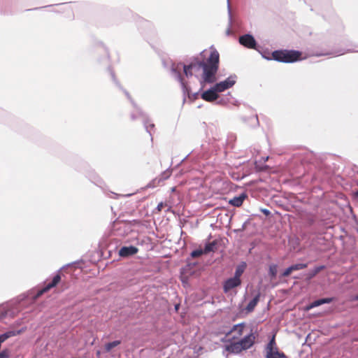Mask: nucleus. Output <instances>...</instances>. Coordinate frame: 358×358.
Listing matches in <instances>:
<instances>
[{
    "label": "nucleus",
    "mask_w": 358,
    "mask_h": 358,
    "mask_svg": "<svg viewBox=\"0 0 358 358\" xmlns=\"http://www.w3.org/2000/svg\"><path fill=\"white\" fill-rule=\"evenodd\" d=\"M79 263V261H76L72 263L67 264L66 265L62 266L59 271H58V273L52 278V280L42 288L37 290L31 289L27 293L19 295L16 299L17 307L15 309H10L3 311L0 314V321L7 316L14 317L20 311L19 308L34 303L36 299L42 296L44 293L48 292L50 289L56 287L59 284V282L61 281V275L59 272L62 269L64 268L65 267L75 266Z\"/></svg>",
    "instance_id": "1"
},
{
    "label": "nucleus",
    "mask_w": 358,
    "mask_h": 358,
    "mask_svg": "<svg viewBox=\"0 0 358 358\" xmlns=\"http://www.w3.org/2000/svg\"><path fill=\"white\" fill-rule=\"evenodd\" d=\"M220 54L216 50L210 51L206 61L200 60L198 57L191 58L188 65L194 73H196L202 70V78L200 81L203 83H213L216 80V74L219 69Z\"/></svg>",
    "instance_id": "2"
},
{
    "label": "nucleus",
    "mask_w": 358,
    "mask_h": 358,
    "mask_svg": "<svg viewBox=\"0 0 358 358\" xmlns=\"http://www.w3.org/2000/svg\"><path fill=\"white\" fill-rule=\"evenodd\" d=\"M302 52L295 50H276L271 52V57H263L282 63H294L301 59Z\"/></svg>",
    "instance_id": "3"
},
{
    "label": "nucleus",
    "mask_w": 358,
    "mask_h": 358,
    "mask_svg": "<svg viewBox=\"0 0 358 358\" xmlns=\"http://www.w3.org/2000/svg\"><path fill=\"white\" fill-rule=\"evenodd\" d=\"M107 70L109 72V73L111 76V78H112L113 83H115V85L124 92V94H125L127 98L129 99V101L133 106L134 108H136L137 112L138 113L139 115L143 117V126L148 131V127L146 126V123L148 122V115L145 113H144L142 110V109L137 105V103L131 98L129 92L122 87V86L121 85L120 82L117 80V79L115 76V72L113 71L112 68L110 66H108Z\"/></svg>",
    "instance_id": "4"
},
{
    "label": "nucleus",
    "mask_w": 358,
    "mask_h": 358,
    "mask_svg": "<svg viewBox=\"0 0 358 358\" xmlns=\"http://www.w3.org/2000/svg\"><path fill=\"white\" fill-rule=\"evenodd\" d=\"M237 76L235 74L231 75L224 80L215 83L211 87V89L216 90L217 92H222L233 87L236 83Z\"/></svg>",
    "instance_id": "5"
},
{
    "label": "nucleus",
    "mask_w": 358,
    "mask_h": 358,
    "mask_svg": "<svg viewBox=\"0 0 358 358\" xmlns=\"http://www.w3.org/2000/svg\"><path fill=\"white\" fill-rule=\"evenodd\" d=\"M239 43L243 46L250 48V49H256L257 48V41L254 36L250 34H245L239 37Z\"/></svg>",
    "instance_id": "6"
},
{
    "label": "nucleus",
    "mask_w": 358,
    "mask_h": 358,
    "mask_svg": "<svg viewBox=\"0 0 358 358\" xmlns=\"http://www.w3.org/2000/svg\"><path fill=\"white\" fill-rule=\"evenodd\" d=\"M242 283L241 279H237L234 277L227 278L223 282L222 288L225 294L229 293L231 289L239 287Z\"/></svg>",
    "instance_id": "7"
},
{
    "label": "nucleus",
    "mask_w": 358,
    "mask_h": 358,
    "mask_svg": "<svg viewBox=\"0 0 358 358\" xmlns=\"http://www.w3.org/2000/svg\"><path fill=\"white\" fill-rule=\"evenodd\" d=\"M138 249L134 245H124L120 248L118 255L122 258H128L137 254Z\"/></svg>",
    "instance_id": "8"
},
{
    "label": "nucleus",
    "mask_w": 358,
    "mask_h": 358,
    "mask_svg": "<svg viewBox=\"0 0 358 358\" xmlns=\"http://www.w3.org/2000/svg\"><path fill=\"white\" fill-rule=\"evenodd\" d=\"M255 336H254V332L252 329L250 330V332L243 337L238 342L242 346V348L244 350H246L250 348L255 343Z\"/></svg>",
    "instance_id": "9"
},
{
    "label": "nucleus",
    "mask_w": 358,
    "mask_h": 358,
    "mask_svg": "<svg viewBox=\"0 0 358 358\" xmlns=\"http://www.w3.org/2000/svg\"><path fill=\"white\" fill-rule=\"evenodd\" d=\"M199 265L198 262H192L189 257L186 259V264L180 268V271L186 275H195L196 274V267Z\"/></svg>",
    "instance_id": "10"
},
{
    "label": "nucleus",
    "mask_w": 358,
    "mask_h": 358,
    "mask_svg": "<svg viewBox=\"0 0 358 358\" xmlns=\"http://www.w3.org/2000/svg\"><path fill=\"white\" fill-rule=\"evenodd\" d=\"M308 264L306 263H297L292 264L288 266L284 271L280 273V278H286L289 276L293 271H299L307 268Z\"/></svg>",
    "instance_id": "11"
},
{
    "label": "nucleus",
    "mask_w": 358,
    "mask_h": 358,
    "mask_svg": "<svg viewBox=\"0 0 358 358\" xmlns=\"http://www.w3.org/2000/svg\"><path fill=\"white\" fill-rule=\"evenodd\" d=\"M201 97L202 99L206 101L213 102L218 99V92H217L216 90L211 89L210 87L209 89H208L206 91H203L201 94Z\"/></svg>",
    "instance_id": "12"
},
{
    "label": "nucleus",
    "mask_w": 358,
    "mask_h": 358,
    "mask_svg": "<svg viewBox=\"0 0 358 358\" xmlns=\"http://www.w3.org/2000/svg\"><path fill=\"white\" fill-rule=\"evenodd\" d=\"M348 52H358V45H355L352 48H348L347 50H339L335 51V52H317L314 54V55H315L317 57L331 55H334V54H336L337 55H342Z\"/></svg>",
    "instance_id": "13"
},
{
    "label": "nucleus",
    "mask_w": 358,
    "mask_h": 358,
    "mask_svg": "<svg viewBox=\"0 0 358 358\" xmlns=\"http://www.w3.org/2000/svg\"><path fill=\"white\" fill-rule=\"evenodd\" d=\"M171 175V171L168 169L161 173V175L152 180L148 185L149 187H155L159 185L161 182L168 179Z\"/></svg>",
    "instance_id": "14"
},
{
    "label": "nucleus",
    "mask_w": 358,
    "mask_h": 358,
    "mask_svg": "<svg viewBox=\"0 0 358 358\" xmlns=\"http://www.w3.org/2000/svg\"><path fill=\"white\" fill-rule=\"evenodd\" d=\"M182 65H183V64H182V63H178L177 64L175 63H173L171 66V74L178 82L183 80V78H182L181 72H180V69H181V67H182Z\"/></svg>",
    "instance_id": "15"
},
{
    "label": "nucleus",
    "mask_w": 358,
    "mask_h": 358,
    "mask_svg": "<svg viewBox=\"0 0 358 358\" xmlns=\"http://www.w3.org/2000/svg\"><path fill=\"white\" fill-rule=\"evenodd\" d=\"M247 196L248 195L245 192H242L239 195L235 196L231 199L229 201V204L234 207H240Z\"/></svg>",
    "instance_id": "16"
},
{
    "label": "nucleus",
    "mask_w": 358,
    "mask_h": 358,
    "mask_svg": "<svg viewBox=\"0 0 358 358\" xmlns=\"http://www.w3.org/2000/svg\"><path fill=\"white\" fill-rule=\"evenodd\" d=\"M326 268L324 265H320L315 266L313 268L308 270L307 273L304 274L305 278L307 281L312 280L317 275L320 271Z\"/></svg>",
    "instance_id": "17"
},
{
    "label": "nucleus",
    "mask_w": 358,
    "mask_h": 358,
    "mask_svg": "<svg viewBox=\"0 0 358 358\" xmlns=\"http://www.w3.org/2000/svg\"><path fill=\"white\" fill-rule=\"evenodd\" d=\"M225 350L233 354H238L242 350H244L242 348L241 345L240 343L238 342H232L230 343L229 345H225Z\"/></svg>",
    "instance_id": "18"
},
{
    "label": "nucleus",
    "mask_w": 358,
    "mask_h": 358,
    "mask_svg": "<svg viewBox=\"0 0 358 358\" xmlns=\"http://www.w3.org/2000/svg\"><path fill=\"white\" fill-rule=\"evenodd\" d=\"M87 177L89 180L93 182L96 186L103 188V185L104 184L103 180L93 171H90L87 174Z\"/></svg>",
    "instance_id": "19"
},
{
    "label": "nucleus",
    "mask_w": 358,
    "mask_h": 358,
    "mask_svg": "<svg viewBox=\"0 0 358 358\" xmlns=\"http://www.w3.org/2000/svg\"><path fill=\"white\" fill-rule=\"evenodd\" d=\"M260 296H261V293L259 292H258L257 294L253 297V299L249 301V303H248V305L245 307V310L248 313H251L255 310L256 306L257 305V303L259 301Z\"/></svg>",
    "instance_id": "20"
},
{
    "label": "nucleus",
    "mask_w": 358,
    "mask_h": 358,
    "mask_svg": "<svg viewBox=\"0 0 358 358\" xmlns=\"http://www.w3.org/2000/svg\"><path fill=\"white\" fill-rule=\"evenodd\" d=\"M179 83L181 85L183 96H184V97H183V103H184L186 100V96H187L189 99H191V88L187 85V83L186 82H185L184 79L182 80L181 81H180Z\"/></svg>",
    "instance_id": "21"
},
{
    "label": "nucleus",
    "mask_w": 358,
    "mask_h": 358,
    "mask_svg": "<svg viewBox=\"0 0 358 358\" xmlns=\"http://www.w3.org/2000/svg\"><path fill=\"white\" fill-rule=\"evenodd\" d=\"M247 267V264L245 262H241L236 267L235 270V273L233 277L237 279H241V275L244 273L245 268Z\"/></svg>",
    "instance_id": "22"
},
{
    "label": "nucleus",
    "mask_w": 358,
    "mask_h": 358,
    "mask_svg": "<svg viewBox=\"0 0 358 358\" xmlns=\"http://www.w3.org/2000/svg\"><path fill=\"white\" fill-rule=\"evenodd\" d=\"M266 358H288V357L278 349L272 350L271 352H267L265 355Z\"/></svg>",
    "instance_id": "23"
},
{
    "label": "nucleus",
    "mask_w": 358,
    "mask_h": 358,
    "mask_svg": "<svg viewBox=\"0 0 358 358\" xmlns=\"http://www.w3.org/2000/svg\"><path fill=\"white\" fill-rule=\"evenodd\" d=\"M24 331V328L19 330H10L1 334V336L6 341L8 338L17 336Z\"/></svg>",
    "instance_id": "24"
},
{
    "label": "nucleus",
    "mask_w": 358,
    "mask_h": 358,
    "mask_svg": "<svg viewBox=\"0 0 358 358\" xmlns=\"http://www.w3.org/2000/svg\"><path fill=\"white\" fill-rule=\"evenodd\" d=\"M217 241H213L212 242H207L205 243L203 252H205V254H208L210 252H214L217 247Z\"/></svg>",
    "instance_id": "25"
},
{
    "label": "nucleus",
    "mask_w": 358,
    "mask_h": 358,
    "mask_svg": "<svg viewBox=\"0 0 358 358\" xmlns=\"http://www.w3.org/2000/svg\"><path fill=\"white\" fill-rule=\"evenodd\" d=\"M334 301V297H326V298H320L314 301V304L316 307H318L323 304H329Z\"/></svg>",
    "instance_id": "26"
},
{
    "label": "nucleus",
    "mask_w": 358,
    "mask_h": 358,
    "mask_svg": "<svg viewBox=\"0 0 358 358\" xmlns=\"http://www.w3.org/2000/svg\"><path fill=\"white\" fill-rule=\"evenodd\" d=\"M275 349H278L275 343V336L273 335L271 339L269 340L268 343L266 345L265 351L266 353H267V352H271L272 350H274Z\"/></svg>",
    "instance_id": "27"
},
{
    "label": "nucleus",
    "mask_w": 358,
    "mask_h": 358,
    "mask_svg": "<svg viewBox=\"0 0 358 358\" xmlns=\"http://www.w3.org/2000/svg\"><path fill=\"white\" fill-rule=\"evenodd\" d=\"M278 273V265L275 264H272L269 266L268 268V275L271 279H275L277 276Z\"/></svg>",
    "instance_id": "28"
},
{
    "label": "nucleus",
    "mask_w": 358,
    "mask_h": 358,
    "mask_svg": "<svg viewBox=\"0 0 358 358\" xmlns=\"http://www.w3.org/2000/svg\"><path fill=\"white\" fill-rule=\"evenodd\" d=\"M120 343H121V341H120V340H115L112 342L107 343L105 345V350L106 352H110V351H111V350L113 348H114L115 347H117Z\"/></svg>",
    "instance_id": "29"
},
{
    "label": "nucleus",
    "mask_w": 358,
    "mask_h": 358,
    "mask_svg": "<svg viewBox=\"0 0 358 358\" xmlns=\"http://www.w3.org/2000/svg\"><path fill=\"white\" fill-rule=\"evenodd\" d=\"M203 255H206L205 252H203V249L197 248L191 252L189 258L190 259L197 258V257H201Z\"/></svg>",
    "instance_id": "30"
},
{
    "label": "nucleus",
    "mask_w": 358,
    "mask_h": 358,
    "mask_svg": "<svg viewBox=\"0 0 358 358\" xmlns=\"http://www.w3.org/2000/svg\"><path fill=\"white\" fill-rule=\"evenodd\" d=\"M103 55L97 59V62L100 64H107L109 60V55L106 50H103Z\"/></svg>",
    "instance_id": "31"
},
{
    "label": "nucleus",
    "mask_w": 358,
    "mask_h": 358,
    "mask_svg": "<svg viewBox=\"0 0 358 358\" xmlns=\"http://www.w3.org/2000/svg\"><path fill=\"white\" fill-rule=\"evenodd\" d=\"M193 275H186V273L182 272L180 271V279L182 282V284L185 287L189 284V280L190 277H192Z\"/></svg>",
    "instance_id": "32"
},
{
    "label": "nucleus",
    "mask_w": 358,
    "mask_h": 358,
    "mask_svg": "<svg viewBox=\"0 0 358 358\" xmlns=\"http://www.w3.org/2000/svg\"><path fill=\"white\" fill-rule=\"evenodd\" d=\"M183 72L185 76L187 78L192 77L193 76V71L190 69L189 66L187 64L182 65Z\"/></svg>",
    "instance_id": "33"
},
{
    "label": "nucleus",
    "mask_w": 358,
    "mask_h": 358,
    "mask_svg": "<svg viewBox=\"0 0 358 358\" xmlns=\"http://www.w3.org/2000/svg\"><path fill=\"white\" fill-rule=\"evenodd\" d=\"M249 120V124L251 127H255L259 125V119L257 115H252L248 118Z\"/></svg>",
    "instance_id": "34"
},
{
    "label": "nucleus",
    "mask_w": 358,
    "mask_h": 358,
    "mask_svg": "<svg viewBox=\"0 0 358 358\" xmlns=\"http://www.w3.org/2000/svg\"><path fill=\"white\" fill-rule=\"evenodd\" d=\"M244 326H245V323L244 322H241V323L235 324V325H234L231 331H237L238 335L241 336L243 334Z\"/></svg>",
    "instance_id": "35"
},
{
    "label": "nucleus",
    "mask_w": 358,
    "mask_h": 358,
    "mask_svg": "<svg viewBox=\"0 0 358 358\" xmlns=\"http://www.w3.org/2000/svg\"><path fill=\"white\" fill-rule=\"evenodd\" d=\"M227 7H228V14H229V27L228 28V29L227 31V34L228 35H229L231 33L230 26L232 23V14H231V10L229 0H227Z\"/></svg>",
    "instance_id": "36"
},
{
    "label": "nucleus",
    "mask_w": 358,
    "mask_h": 358,
    "mask_svg": "<svg viewBox=\"0 0 358 358\" xmlns=\"http://www.w3.org/2000/svg\"><path fill=\"white\" fill-rule=\"evenodd\" d=\"M306 221L308 227H313L316 225L317 217L314 215H310L306 218Z\"/></svg>",
    "instance_id": "37"
},
{
    "label": "nucleus",
    "mask_w": 358,
    "mask_h": 358,
    "mask_svg": "<svg viewBox=\"0 0 358 358\" xmlns=\"http://www.w3.org/2000/svg\"><path fill=\"white\" fill-rule=\"evenodd\" d=\"M10 356V350L7 348L3 349L0 352V357L1 358H9Z\"/></svg>",
    "instance_id": "38"
},
{
    "label": "nucleus",
    "mask_w": 358,
    "mask_h": 358,
    "mask_svg": "<svg viewBox=\"0 0 358 358\" xmlns=\"http://www.w3.org/2000/svg\"><path fill=\"white\" fill-rule=\"evenodd\" d=\"M130 117L131 120L133 121L137 120L138 118H141V120H143V117L139 115L136 108H134V110L131 113Z\"/></svg>",
    "instance_id": "39"
},
{
    "label": "nucleus",
    "mask_w": 358,
    "mask_h": 358,
    "mask_svg": "<svg viewBox=\"0 0 358 358\" xmlns=\"http://www.w3.org/2000/svg\"><path fill=\"white\" fill-rule=\"evenodd\" d=\"M146 126L148 127V131L145 128V131L150 134L151 137V141H152V136L150 129L155 127V124L150 122V119L148 118V122L146 123Z\"/></svg>",
    "instance_id": "40"
},
{
    "label": "nucleus",
    "mask_w": 358,
    "mask_h": 358,
    "mask_svg": "<svg viewBox=\"0 0 358 358\" xmlns=\"http://www.w3.org/2000/svg\"><path fill=\"white\" fill-rule=\"evenodd\" d=\"M327 222L324 219H317L316 226L318 227H326Z\"/></svg>",
    "instance_id": "41"
},
{
    "label": "nucleus",
    "mask_w": 358,
    "mask_h": 358,
    "mask_svg": "<svg viewBox=\"0 0 358 358\" xmlns=\"http://www.w3.org/2000/svg\"><path fill=\"white\" fill-rule=\"evenodd\" d=\"M236 138V136L233 134H230L227 136V143L228 145H229L233 141H234Z\"/></svg>",
    "instance_id": "42"
},
{
    "label": "nucleus",
    "mask_w": 358,
    "mask_h": 358,
    "mask_svg": "<svg viewBox=\"0 0 358 358\" xmlns=\"http://www.w3.org/2000/svg\"><path fill=\"white\" fill-rule=\"evenodd\" d=\"M314 304V301L311 303H310L309 304L306 305V307H305V310L306 311H308L314 308H316L315 305H313Z\"/></svg>",
    "instance_id": "43"
},
{
    "label": "nucleus",
    "mask_w": 358,
    "mask_h": 358,
    "mask_svg": "<svg viewBox=\"0 0 358 358\" xmlns=\"http://www.w3.org/2000/svg\"><path fill=\"white\" fill-rule=\"evenodd\" d=\"M199 92H195V93H192L191 92V99H189L192 101H194L196 99H198L199 97Z\"/></svg>",
    "instance_id": "44"
},
{
    "label": "nucleus",
    "mask_w": 358,
    "mask_h": 358,
    "mask_svg": "<svg viewBox=\"0 0 358 358\" xmlns=\"http://www.w3.org/2000/svg\"><path fill=\"white\" fill-rule=\"evenodd\" d=\"M163 207H164V203L163 202H160L157 206V207L155 208V212H160L162 210Z\"/></svg>",
    "instance_id": "45"
},
{
    "label": "nucleus",
    "mask_w": 358,
    "mask_h": 358,
    "mask_svg": "<svg viewBox=\"0 0 358 358\" xmlns=\"http://www.w3.org/2000/svg\"><path fill=\"white\" fill-rule=\"evenodd\" d=\"M260 210L266 216H269L271 215V211L267 208H261Z\"/></svg>",
    "instance_id": "46"
},
{
    "label": "nucleus",
    "mask_w": 358,
    "mask_h": 358,
    "mask_svg": "<svg viewBox=\"0 0 358 358\" xmlns=\"http://www.w3.org/2000/svg\"><path fill=\"white\" fill-rule=\"evenodd\" d=\"M124 15L128 16V17L132 15V13H131V11L129 9H125L124 10Z\"/></svg>",
    "instance_id": "47"
},
{
    "label": "nucleus",
    "mask_w": 358,
    "mask_h": 358,
    "mask_svg": "<svg viewBox=\"0 0 358 358\" xmlns=\"http://www.w3.org/2000/svg\"><path fill=\"white\" fill-rule=\"evenodd\" d=\"M110 194L113 195V196H110V198L116 199V198H117L120 196L119 194H116L115 192H110Z\"/></svg>",
    "instance_id": "48"
},
{
    "label": "nucleus",
    "mask_w": 358,
    "mask_h": 358,
    "mask_svg": "<svg viewBox=\"0 0 358 358\" xmlns=\"http://www.w3.org/2000/svg\"><path fill=\"white\" fill-rule=\"evenodd\" d=\"M352 196L355 199H358V189L352 193Z\"/></svg>",
    "instance_id": "49"
},
{
    "label": "nucleus",
    "mask_w": 358,
    "mask_h": 358,
    "mask_svg": "<svg viewBox=\"0 0 358 358\" xmlns=\"http://www.w3.org/2000/svg\"><path fill=\"white\" fill-rule=\"evenodd\" d=\"M352 300H353V301H358V294H355V295L352 297Z\"/></svg>",
    "instance_id": "50"
},
{
    "label": "nucleus",
    "mask_w": 358,
    "mask_h": 358,
    "mask_svg": "<svg viewBox=\"0 0 358 358\" xmlns=\"http://www.w3.org/2000/svg\"><path fill=\"white\" fill-rule=\"evenodd\" d=\"M189 154L187 155H186V156H185V157L181 160L180 164H181L182 162H184V161H185V159L189 157Z\"/></svg>",
    "instance_id": "51"
},
{
    "label": "nucleus",
    "mask_w": 358,
    "mask_h": 358,
    "mask_svg": "<svg viewBox=\"0 0 358 358\" xmlns=\"http://www.w3.org/2000/svg\"><path fill=\"white\" fill-rule=\"evenodd\" d=\"M223 103H224L223 99H220V100L217 101V103H218V104H222Z\"/></svg>",
    "instance_id": "52"
},
{
    "label": "nucleus",
    "mask_w": 358,
    "mask_h": 358,
    "mask_svg": "<svg viewBox=\"0 0 358 358\" xmlns=\"http://www.w3.org/2000/svg\"><path fill=\"white\" fill-rule=\"evenodd\" d=\"M4 14H9V13H11L10 12L8 11V10H4L3 11Z\"/></svg>",
    "instance_id": "53"
},
{
    "label": "nucleus",
    "mask_w": 358,
    "mask_h": 358,
    "mask_svg": "<svg viewBox=\"0 0 358 358\" xmlns=\"http://www.w3.org/2000/svg\"><path fill=\"white\" fill-rule=\"evenodd\" d=\"M262 55L266 57H271V56H267V55H265V54H262Z\"/></svg>",
    "instance_id": "54"
},
{
    "label": "nucleus",
    "mask_w": 358,
    "mask_h": 358,
    "mask_svg": "<svg viewBox=\"0 0 358 358\" xmlns=\"http://www.w3.org/2000/svg\"><path fill=\"white\" fill-rule=\"evenodd\" d=\"M43 8V7L35 8H34L33 10L41 9V8Z\"/></svg>",
    "instance_id": "55"
},
{
    "label": "nucleus",
    "mask_w": 358,
    "mask_h": 358,
    "mask_svg": "<svg viewBox=\"0 0 358 358\" xmlns=\"http://www.w3.org/2000/svg\"><path fill=\"white\" fill-rule=\"evenodd\" d=\"M243 120L244 122H247V120H247V118H246V117H243Z\"/></svg>",
    "instance_id": "56"
},
{
    "label": "nucleus",
    "mask_w": 358,
    "mask_h": 358,
    "mask_svg": "<svg viewBox=\"0 0 358 358\" xmlns=\"http://www.w3.org/2000/svg\"><path fill=\"white\" fill-rule=\"evenodd\" d=\"M178 306H179V305H176V306H175V308H176V310L178 309Z\"/></svg>",
    "instance_id": "57"
},
{
    "label": "nucleus",
    "mask_w": 358,
    "mask_h": 358,
    "mask_svg": "<svg viewBox=\"0 0 358 358\" xmlns=\"http://www.w3.org/2000/svg\"><path fill=\"white\" fill-rule=\"evenodd\" d=\"M204 52H205V50L201 51V55H202Z\"/></svg>",
    "instance_id": "58"
},
{
    "label": "nucleus",
    "mask_w": 358,
    "mask_h": 358,
    "mask_svg": "<svg viewBox=\"0 0 358 358\" xmlns=\"http://www.w3.org/2000/svg\"><path fill=\"white\" fill-rule=\"evenodd\" d=\"M213 46H211V47H210V49H212V50H211V51L214 50V49H213Z\"/></svg>",
    "instance_id": "59"
},
{
    "label": "nucleus",
    "mask_w": 358,
    "mask_h": 358,
    "mask_svg": "<svg viewBox=\"0 0 358 358\" xmlns=\"http://www.w3.org/2000/svg\"><path fill=\"white\" fill-rule=\"evenodd\" d=\"M213 46H211V47H210V49H212V50H211V51L214 50V49H213Z\"/></svg>",
    "instance_id": "60"
},
{
    "label": "nucleus",
    "mask_w": 358,
    "mask_h": 358,
    "mask_svg": "<svg viewBox=\"0 0 358 358\" xmlns=\"http://www.w3.org/2000/svg\"><path fill=\"white\" fill-rule=\"evenodd\" d=\"M245 227V224L243 225L242 229H243Z\"/></svg>",
    "instance_id": "61"
},
{
    "label": "nucleus",
    "mask_w": 358,
    "mask_h": 358,
    "mask_svg": "<svg viewBox=\"0 0 358 358\" xmlns=\"http://www.w3.org/2000/svg\"><path fill=\"white\" fill-rule=\"evenodd\" d=\"M294 279H299V278H298V277H295V276L294 277Z\"/></svg>",
    "instance_id": "62"
},
{
    "label": "nucleus",
    "mask_w": 358,
    "mask_h": 358,
    "mask_svg": "<svg viewBox=\"0 0 358 358\" xmlns=\"http://www.w3.org/2000/svg\"><path fill=\"white\" fill-rule=\"evenodd\" d=\"M357 233H358V229H357Z\"/></svg>",
    "instance_id": "63"
}]
</instances>
